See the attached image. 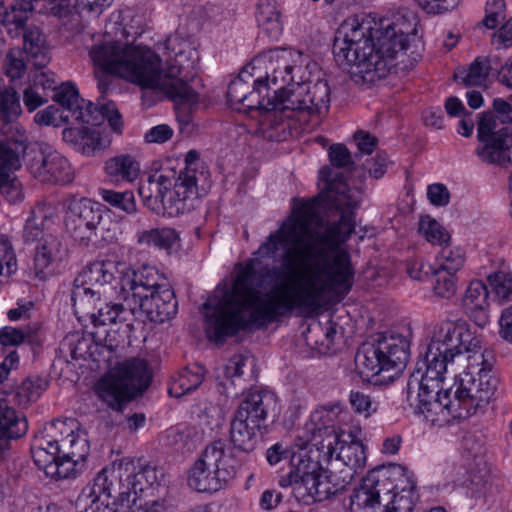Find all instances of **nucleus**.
Masks as SVG:
<instances>
[{"label":"nucleus","mask_w":512,"mask_h":512,"mask_svg":"<svg viewBox=\"0 0 512 512\" xmlns=\"http://www.w3.org/2000/svg\"><path fill=\"white\" fill-rule=\"evenodd\" d=\"M319 195L338 221L321 230L318 200L294 206L291 216L270 233L253 256L236 265L232 285L219 284L203 304L207 337L223 342L251 328L261 329L294 311L313 314L332 291L347 293L354 279L351 257L343 244L355 229L352 209L360 192L329 167Z\"/></svg>","instance_id":"obj_1"},{"label":"nucleus","mask_w":512,"mask_h":512,"mask_svg":"<svg viewBox=\"0 0 512 512\" xmlns=\"http://www.w3.org/2000/svg\"><path fill=\"white\" fill-rule=\"evenodd\" d=\"M480 347L465 321L445 320L434 327L424 357L406 385V399L416 413L443 426L476 414L495 397L499 379L482 354L480 363L458 373L471 358L467 354Z\"/></svg>","instance_id":"obj_2"},{"label":"nucleus","mask_w":512,"mask_h":512,"mask_svg":"<svg viewBox=\"0 0 512 512\" xmlns=\"http://www.w3.org/2000/svg\"><path fill=\"white\" fill-rule=\"evenodd\" d=\"M414 31L415 25L404 15L381 21L376 29L356 18L345 20L335 35V61L355 84L374 83L388 74Z\"/></svg>","instance_id":"obj_3"},{"label":"nucleus","mask_w":512,"mask_h":512,"mask_svg":"<svg viewBox=\"0 0 512 512\" xmlns=\"http://www.w3.org/2000/svg\"><path fill=\"white\" fill-rule=\"evenodd\" d=\"M178 37H169L166 48L174 52V63L166 72L160 68L161 59L151 49L131 47L110 42L92 47L89 55L95 66L102 71L118 75L142 87L157 89L167 94L177 104L192 106L198 102V93L180 76L184 70L194 67L189 58L192 49H176Z\"/></svg>","instance_id":"obj_4"},{"label":"nucleus","mask_w":512,"mask_h":512,"mask_svg":"<svg viewBox=\"0 0 512 512\" xmlns=\"http://www.w3.org/2000/svg\"><path fill=\"white\" fill-rule=\"evenodd\" d=\"M266 76L251 70L250 64L233 79L227 91L228 102L232 109L251 114L255 111L264 115V121L273 129L288 131L297 129L296 122L308 124L309 120L327 112L330 104V87L325 81L314 85H297L291 88L280 102L272 101L262 95L266 89Z\"/></svg>","instance_id":"obj_5"},{"label":"nucleus","mask_w":512,"mask_h":512,"mask_svg":"<svg viewBox=\"0 0 512 512\" xmlns=\"http://www.w3.org/2000/svg\"><path fill=\"white\" fill-rule=\"evenodd\" d=\"M157 481L154 467L123 458L104 467L83 489L78 503L88 498L94 503L106 496L114 499L115 509L105 507L107 512H166L163 500L145 501L144 497Z\"/></svg>","instance_id":"obj_6"},{"label":"nucleus","mask_w":512,"mask_h":512,"mask_svg":"<svg viewBox=\"0 0 512 512\" xmlns=\"http://www.w3.org/2000/svg\"><path fill=\"white\" fill-rule=\"evenodd\" d=\"M186 167L177 173L162 168L150 173L138 188L144 205L152 212L169 217L188 213L210 186L208 173L198 170L199 154L190 150L185 157Z\"/></svg>","instance_id":"obj_7"},{"label":"nucleus","mask_w":512,"mask_h":512,"mask_svg":"<svg viewBox=\"0 0 512 512\" xmlns=\"http://www.w3.org/2000/svg\"><path fill=\"white\" fill-rule=\"evenodd\" d=\"M53 100L59 103L62 109L50 105L37 112L34 120L39 125L59 126L62 122L72 118L81 124L98 126L107 120L111 129L120 134L122 133V117L112 101L99 102L94 105L91 102H85L79 97L78 91L70 83L62 84L52 96Z\"/></svg>","instance_id":"obj_8"},{"label":"nucleus","mask_w":512,"mask_h":512,"mask_svg":"<svg viewBox=\"0 0 512 512\" xmlns=\"http://www.w3.org/2000/svg\"><path fill=\"white\" fill-rule=\"evenodd\" d=\"M20 114L19 96L0 90V192L9 201L20 196V182L14 172L21 167L20 157L26 149L24 134L14 124Z\"/></svg>","instance_id":"obj_9"},{"label":"nucleus","mask_w":512,"mask_h":512,"mask_svg":"<svg viewBox=\"0 0 512 512\" xmlns=\"http://www.w3.org/2000/svg\"><path fill=\"white\" fill-rule=\"evenodd\" d=\"M151 381L148 363L132 358L110 369L95 386L98 398L108 407L121 411L125 404L147 389Z\"/></svg>","instance_id":"obj_10"},{"label":"nucleus","mask_w":512,"mask_h":512,"mask_svg":"<svg viewBox=\"0 0 512 512\" xmlns=\"http://www.w3.org/2000/svg\"><path fill=\"white\" fill-rule=\"evenodd\" d=\"M409 347L408 340L400 334L384 335L375 343H364L355 355L356 369L366 379L390 371L394 372L388 376L392 378L406 367Z\"/></svg>","instance_id":"obj_11"},{"label":"nucleus","mask_w":512,"mask_h":512,"mask_svg":"<svg viewBox=\"0 0 512 512\" xmlns=\"http://www.w3.org/2000/svg\"><path fill=\"white\" fill-rule=\"evenodd\" d=\"M236 473V460L226 452V444L218 440L207 445L191 467L188 485L197 492H217L233 480Z\"/></svg>","instance_id":"obj_12"},{"label":"nucleus","mask_w":512,"mask_h":512,"mask_svg":"<svg viewBox=\"0 0 512 512\" xmlns=\"http://www.w3.org/2000/svg\"><path fill=\"white\" fill-rule=\"evenodd\" d=\"M303 55L301 52L285 49V48H276L270 50L266 54L256 57L250 63L251 70L256 71V73L262 74V69H265L266 76L268 73L269 78L266 81V96L269 97V82L273 85L281 84V86L274 90V96L271 98L272 101L280 102V99H284L288 93V91L297 85H314L318 81L326 80L320 79L316 82H296L295 76L298 75L302 71V63H303Z\"/></svg>","instance_id":"obj_13"},{"label":"nucleus","mask_w":512,"mask_h":512,"mask_svg":"<svg viewBox=\"0 0 512 512\" xmlns=\"http://www.w3.org/2000/svg\"><path fill=\"white\" fill-rule=\"evenodd\" d=\"M120 265L111 260H98L86 265L74 280L71 295L74 307L85 310L94 304V296L100 293L95 288L111 286L120 279Z\"/></svg>","instance_id":"obj_14"},{"label":"nucleus","mask_w":512,"mask_h":512,"mask_svg":"<svg viewBox=\"0 0 512 512\" xmlns=\"http://www.w3.org/2000/svg\"><path fill=\"white\" fill-rule=\"evenodd\" d=\"M26 167L41 183L66 185L74 180V170L68 159L45 143L29 151Z\"/></svg>","instance_id":"obj_15"},{"label":"nucleus","mask_w":512,"mask_h":512,"mask_svg":"<svg viewBox=\"0 0 512 512\" xmlns=\"http://www.w3.org/2000/svg\"><path fill=\"white\" fill-rule=\"evenodd\" d=\"M64 223L67 233L77 242L88 245L103 227L101 204L87 198H72L65 206Z\"/></svg>","instance_id":"obj_16"},{"label":"nucleus","mask_w":512,"mask_h":512,"mask_svg":"<svg viewBox=\"0 0 512 512\" xmlns=\"http://www.w3.org/2000/svg\"><path fill=\"white\" fill-rule=\"evenodd\" d=\"M311 430L313 434L310 440L329 459H333L335 456L336 462H340L344 468H351L356 475L363 471L366 464V452L360 441L340 440L334 427L324 426Z\"/></svg>","instance_id":"obj_17"},{"label":"nucleus","mask_w":512,"mask_h":512,"mask_svg":"<svg viewBox=\"0 0 512 512\" xmlns=\"http://www.w3.org/2000/svg\"><path fill=\"white\" fill-rule=\"evenodd\" d=\"M291 464L292 469L288 475L281 477L280 486H294L295 492L301 497L309 496L314 499L323 470L319 462L300 453L292 456Z\"/></svg>","instance_id":"obj_18"},{"label":"nucleus","mask_w":512,"mask_h":512,"mask_svg":"<svg viewBox=\"0 0 512 512\" xmlns=\"http://www.w3.org/2000/svg\"><path fill=\"white\" fill-rule=\"evenodd\" d=\"M389 475L383 469H373L362 479L360 486L351 496L352 509H369L382 512L381 499L388 497L391 483Z\"/></svg>","instance_id":"obj_19"},{"label":"nucleus","mask_w":512,"mask_h":512,"mask_svg":"<svg viewBox=\"0 0 512 512\" xmlns=\"http://www.w3.org/2000/svg\"><path fill=\"white\" fill-rule=\"evenodd\" d=\"M276 402V395L269 390L251 391L240 402L233 418L265 429L268 414L275 408Z\"/></svg>","instance_id":"obj_20"},{"label":"nucleus","mask_w":512,"mask_h":512,"mask_svg":"<svg viewBox=\"0 0 512 512\" xmlns=\"http://www.w3.org/2000/svg\"><path fill=\"white\" fill-rule=\"evenodd\" d=\"M170 285L167 278L154 266L141 265L121 279V288L137 301L140 298Z\"/></svg>","instance_id":"obj_21"},{"label":"nucleus","mask_w":512,"mask_h":512,"mask_svg":"<svg viewBox=\"0 0 512 512\" xmlns=\"http://www.w3.org/2000/svg\"><path fill=\"white\" fill-rule=\"evenodd\" d=\"M478 141L475 152L482 162L502 168H507L512 163V129L500 128L494 136Z\"/></svg>","instance_id":"obj_22"},{"label":"nucleus","mask_w":512,"mask_h":512,"mask_svg":"<svg viewBox=\"0 0 512 512\" xmlns=\"http://www.w3.org/2000/svg\"><path fill=\"white\" fill-rule=\"evenodd\" d=\"M151 322L163 323L177 313L178 303L170 285L158 289L136 301Z\"/></svg>","instance_id":"obj_23"},{"label":"nucleus","mask_w":512,"mask_h":512,"mask_svg":"<svg viewBox=\"0 0 512 512\" xmlns=\"http://www.w3.org/2000/svg\"><path fill=\"white\" fill-rule=\"evenodd\" d=\"M28 424L25 416L17 412L5 398H0V460L10 448V441L26 434Z\"/></svg>","instance_id":"obj_24"},{"label":"nucleus","mask_w":512,"mask_h":512,"mask_svg":"<svg viewBox=\"0 0 512 512\" xmlns=\"http://www.w3.org/2000/svg\"><path fill=\"white\" fill-rule=\"evenodd\" d=\"M331 468L322 470V475L318 483L317 493H315L314 500L322 501L331 496L343 492L346 487L352 482L355 475L351 468H344L340 462L330 459Z\"/></svg>","instance_id":"obj_25"},{"label":"nucleus","mask_w":512,"mask_h":512,"mask_svg":"<svg viewBox=\"0 0 512 512\" xmlns=\"http://www.w3.org/2000/svg\"><path fill=\"white\" fill-rule=\"evenodd\" d=\"M488 290L481 281H472L463 298V307L467 316L480 328L490 322Z\"/></svg>","instance_id":"obj_26"},{"label":"nucleus","mask_w":512,"mask_h":512,"mask_svg":"<svg viewBox=\"0 0 512 512\" xmlns=\"http://www.w3.org/2000/svg\"><path fill=\"white\" fill-rule=\"evenodd\" d=\"M63 255L61 241L53 234H47L35 248L34 271L39 279H46L53 271V264Z\"/></svg>","instance_id":"obj_27"},{"label":"nucleus","mask_w":512,"mask_h":512,"mask_svg":"<svg viewBox=\"0 0 512 512\" xmlns=\"http://www.w3.org/2000/svg\"><path fill=\"white\" fill-rule=\"evenodd\" d=\"M54 210L51 206L41 204L31 210V216L27 219L23 239L26 243L43 242L51 226L54 224Z\"/></svg>","instance_id":"obj_28"},{"label":"nucleus","mask_w":512,"mask_h":512,"mask_svg":"<svg viewBox=\"0 0 512 512\" xmlns=\"http://www.w3.org/2000/svg\"><path fill=\"white\" fill-rule=\"evenodd\" d=\"M264 430L257 425L232 418L229 432L230 441L237 451L251 453L260 443Z\"/></svg>","instance_id":"obj_29"},{"label":"nucleus","mask_w":512,"mask_h":512,"mask_svg":"<svg viewBox=\"0 0 512 512\" xmlns=\"http://www.w3.org/2000/svg\"><path fill=\"white\" fill-rule=\"evenodd\" d=\"M107 177L114 183L133 182L140 174L139 161L130 154H120L109 158L104 166Z\"/></svg>","instance_id":"obj_30"},{"label":"nucleus","mask_w":512,"mask_h":512,"mask_svg":"<svg viewBox=\"0 0 512 512\" xmlns=\"http://www.w3.org/2000/svg\"><path fill=\"white\" fill-rule=\"evenodd\" d=\"M499 64L500 56L496 54L477 57L467 69L455 74V77L460 78L466 86H483L486 84L490 73L495 72Z\"/></svg>","instance_id":"obj_31"},{"label":"nucleus","mask_w":512,"mask_h":512,"mask_svg":"<svg viewBox=\"0 0 512 512\" xmlns=\"http://www.w3.org/2000/svg\"><path fill=\"white\" fill-rule=\"evenodd\" d=\"M245 358L242 355H234L224 365L218 368L217 380L222 386L223 393L227 396L238 395L237 388H241L243 384V371Z\"/></svg>","instance_id":"obj_32"},{"label":"nucleus","mask_w":512,"mask_h":512,"mask_svg":"<svg viewBox=\"0 0 512 512\" xmlns=\"http://www.w3.org/2000/svg\"><path fill=\"white\" fill-rule=\"evenodd\" d=\"M62 137L66 143L84 155H92L100 146L99 134L95 130L83 125L64 129Z\"/></svg>","instance_id":"obj_33"},{"label":"nucleus","mask_w":512,"mask_h":512,"mask_svg":"<svg viewBox=\"0 0 512 512\" xmlns=\"http://www.w3.org/2000/svg\"><path fill=\"white\" fill-rule=\"evenodd\" d=\"M20 36H23V51L29 56L35 68H44L49 63L45 39L37 27H27Z\"/></svg>","instance_id":"obj_34"},{"label":"nucleus","mask_w":512,"mask_h":512,"mask_svg":"<svg viewBox=\"0 0 512 512\" xmlns=\"http://www.w3.org/2000/svg\"><path fill=\"white\" fill-rule=\"evenodd\" d=\"M256 19L259 27L271 38L278 39L282 33L280 12L274 0H263L258 4Z\"/></svg>","instance_id":"obj_35"},{"label":"nucleus","mask_w":512,"mask_h":512,"mask_svg":"<svg viewBox=\"0 0 512 512\" xmlns=\"http://www.w3.org/2000/svg\"><path fill=\"white\" fill-rule=\"evenodd\" d=\"M52 431L53 427L49 426L46 430V436H36L31 449L34 463L39 469L43 470L47 476L50 472V467L54 465L58 454H61V451H54L51 447L53 437V435H51Z\"/></svg>","instance_id":"obj_36"},{"label":"nucleus","mask_w":512,"mask_h":512,"mask_svg":"<svg viewBox=\"0 0 512 512\" xmlns=\"http://www.w3.org/2000/svg\"><path fill=\"white\" fill-rule=\"evenodd\" d=\"M204 370L201 366L187 367L169 387V393L173 397H181L195 390L203 381Z\"/></svg>","instance_id":"obj_37"},{"label":"nucleus","mask_w":512,"mask_h":512,"mask_svg":"<svg viewBox=\"0 0 512 512\" xmlns=\"http://www.w3.org/2000/svg\"><path fill=\"white\" fill-rule=\"evenodd\" d=\"M380 469L385 470L387 475H389L388 481L391 483V489L388 491V496L394 493L416 494V484L413 475L405 468L396 466L393 468L381 467Z\"/></svg>","instance_id":"obj_38"},{"label":"nucleus","mask_w":512,"mask_h":512,"mask_svg":"<svg viewBox=\"0 0 512 512\" xmlns=\"http://www.w3.org/2000/svg\"><path fill=\"white\" fill-rule=\"evenodd\" d=\"M178 240V234L173 228H161L142 231L138 234V243L170 249Z\"/></svg>","instance_id":"obj_39"},{"label":"nucleus","mask_w":512,"mask_h":512,"mask_svg":"<svg viewBox=\"0 0 512 512\" xmlns=\"http://www.w3.org/2000/svg\"><path fill=\"white\" fill-rule=\"evenodd\" d=\"M89 453V443L85 435L73 432L62 440L61 454L65 457L75 458L77 462L83 463Z\"/></svg>","instance_id":"obj_40"},{"label":"nucleus","mask_w":512,"mask_h":512,"mask_svg":"<svg viewBox=\"0 0 512 512\" xmlns=\"http://www.w3.org/2000/svg\"><path fill=\"white\" fill-rule=\"evenodd\" d=\"M443 245L436 258V270L455 274L464 264V254L458 247Z\"/></svg>","instance_id":"obj_41"},{"label":"nucleus","mask_w":512,"mask_h":512,"mask_svg":"<svg viewBox=\"0 0 512 512\" xmlns=\"http://www.w3.org/2000/svg\"><path fill=\"white\" fill-rule=\"evenodd\" d=\"M99 196L113 208L128 214L136 211V202L132 191L118 192L111 189L100 188Z\"/></svg>","instance_id":"obj_42"},{"label":"nucleus","mask_w":512,"mask_h":512,"mask_svg":"<svg viewBox=\"0 0 512 512\" xmlns=\"http://www.w3.org/2000/svg\"><path fill=\"white\" fill-rule=\"evenodd\" d=\"M28 62H31V60L26 52L18 47L11 48L4 61L6 75L11 80L22 78L26 73Z\"/></svg>","instance_id":"obj_43"},{"label":"nucleus","mask_w":512,"mask_h":512,"mask_svg":"<svg viewBox=\"0 0 512 512\" xmlns=\"http://www.w3.org/2000/svg\"><path fill=\"white\" fill-rule=\"evenodd\" d=\"M419 232L432 244L442 246L450 241L449 233L435 219L428 215L421 217Z\"/></svg>","instance_id":"obj_44"},{"label":"nucleus","mask_w":512,"mask_h":512,"mask_svg":"<svg viewBox=\"0 0 512 512\" xmlns=\"http://www.w3.org/2000/svg\"><path fill=\"white\" fill-rule=\"evenodd\" d=\"M83 466L84 464L77 462L75 458L58 454L54 465L50 467L48 476L57 480L72 478L82 470Z\"/></svg>","instance_id":"obj_45"},{"label":"nucleus","mask_w":512,"mask_h":512,"mask_svg":"<svg viewBox=\"0 0 512 512\" xmlns=\"http://www.w3.org/2000/svg\"><path fill=\"white\" fill-rule=\"evenodd\" d=\"M455 274L435 270L432 280L433 294L442 299L452 298L457 290Z\"/></svg>","instance_id":"obj_46"},{"label":"nucleus","mask_w":512,"mask_h":512,"mask_svg":"<svg viewBox=\"0 0 512 512\" xmlns=\"http://www.w3.org/2000/svg\"><path fill=\"white\" fill-rule=\"evenodd\" d=\"M349 402L356 413L365 417L373 415L380 407V402L375 396L361 391H351Z\"/></svg>","instance_id":"obj_47"},{"label":"nucleus","mask_w":512,"mask_h":512,"mask_svg":"<svg viewBox=\"0 0 512 512\" xmlns=\"http://www.w3.org/2000/svg\"><path fill=\"white\" fill-rule=\"evenodd\" d=\"M96 311L89 312L92 323L95 326H105L117 321L120 314L123 312L121 304L104 303L94 307Z\"/></svg>","instance_id":"obj_48"},{"label":"nucleus","mask_w":512,"mask_h":512,"mask_svg":"<svg viewBox=\"0 0 512 512\" xmlns=\"http://www.w3.org/2000/svg\"><path fill=\"white\" fill-rule=\"evenodd\" d=\"M487 281L499 300H507L512 294V274L507 271H497L488 276Z\"/></svg>","instance_id":"obj_49"},{"label":"nucleus","mask_w":512,"mask_h":512,"mask_svg":"<svg viewBox=\"0 0 512 512\" xmlns=\"http://www.w3.org/2000/svg\"><path fill=\"white\" fill-rule=\"evenodd\" d=\"M506 18V4L504 0H487L485 17L481 25L487 29H495Z\"/></svg>","instance_id":"obj_50"},{"label":"nucleus","mask_w":512,"mask_h":512,"mask_svg":"<svg viewBox=\"0 0 512 512\" xmlns=\"http://www.w3.org/2000/svg\"><path fill=\"white\" fill-rule=\"evenodd\" d=\"M382 512H412L417 494L394 493L388 496Z\"/></svg>","instance_id":"obj_51"},{"label":"nucleus","mask_w":512,"mask_h":512,"mask_svg":"<svg viewBox=\"0 0 512 512\" xmlns=\"http://www.w3.org/2000/svg\"><path fill=\"white\" fill-rule=\"evenodd\" d=\"M41 394V387L30 378L25 379L14 392V400L19 406H27L35 401Z\"/></svg>","instance_id":"obj_52"},{"label":"nucleus","mask_w":512,"mask_h":512,"mask_svg":"<svg viewBox=\"0 0 512 512\" xmlns=\"http://www.w3.org/2000/svg\"><path fill=\"white\" fill-rule=\"evenodd\" d=\"M49 426L53 427V431L51 433V435H53L51 447L54 451H61L63 438H65V436H69L70 434H72L74 430L72 429V427L68 426L66 422L61 420H55L46 423L37 436H46V430L48 429Z\"/></svg>","instance_id":"obj_53"},{"label":"nucleus","mask_w":512,"mask_h":512,"mask_svg":"<svg viewBox=\"0 0 512 512\" xmlns=\"http://www.w3.org/2000/svg\"><path fill=\"white\" fill-rule=\"evenodd\" d=\"M3 264L6 265L8 274L16 269V257L12 245L5 235H0V276L3 273Z\"/></svg>","instance_id":"obj_54"},{"label":"nucleus","mask_w":512,"mask_h":512,"mask_svg":"<svg viewBox=\"0 0 512 512\" xmlns=\"http://www.w3.org/2000/svg\"><path fill=\"white\" fill-rule=\"evenodd\" d=\"M429 14H442L454 9L459 0H415Z\"/></svg>","instance_id":"obj_55"},{"label":"nucleus","mask_w":512,"mask_h":512,"mask_svg":"<svg viewBox=\"0 0 512 512\" xmlns=\"http://www.w3.org/2000/svg\"><path fill=\"white\" fill-rule=\"evenodd\" d=\"M496 119V114H494V112L487 111L481 114L477 127L478 140L494 136L497 133Z\"/></svg>","instance_id":"obj_56"},{"label":"nucleus","mask_w":512,"mask_h":512,"mask_svg":"<svg viewBox=\"0 0 512 512\" xmlns=\"http://www.w3.org/2000/svg\"><path fill=\"white\" fill-rule=\"evenodd\" d=\"M329 159L336 168H345L353 163L349 150L343 144H334L329 148Z\"/></svg>","instance_id":"obj_57"},{"label":"nucleus","mask_w":512,"mask_h":512,"mask_svg":"<svg viewBox=\"0 0 512 512\" xmlns=\"http://www.w3.org/2000/svg\"><path fill=\"white\" fill-rule=\"evenodd\" d=\"M26 339L32 340V335L30 332L26 333L22 329L4 327L0 330V343L4 346L18 345Z\"/></svg>","instance_id":"obj_58"},{"label":"nucleus","mask_w":512,"mask_h":512,"mask_svg":"<svg viewBox=\"0 0 512 512\" xmlns=\"http://www.w3.org/2000/svg\"><path fill=\"white\" fill-rule=\"evenodd\" d=\"M427 197L434 206L443 207L450 201V193L447 187L441 183H434L427 188Z\"/></svg>","instance_id":"obj_59"},{"label":"nucleus","mask_w":512,"mask_h":512,"mask_svg":"<svg viewBox=\"0 0 512 512\" xmlns=\"http://www.w3.org/2000/svg\"><path fill=\"white\" fill-rule=\"evenodd\" d=\"M173 136V129L167 124H160L149 129L145 134L147 143L162 144L170 140Z\"/></svg>","instance_id":"obj_60"},{"label":"nucleus","mask_w":512,"mask_h":512,"mask_svg":"<svg viewBox=\"0 0 512 512\" xmlns=\"http://www.w3.org/2000/svg\"><path fill=\"white\" fill-rule=\"evenodd\" d=\"M492 44L498 50L512 45V17L493 35Z\"/></svg>","instance_id":"obj_61"},{"label":"nucleus","mask_w":512,"mask_h":512,"mask_svg":"<svg viewBox=\"0 0 512 512\" xmlns=\"http://www.w3.org/2000/svg\"><path fill=\"white\" fill-rule=\"evenodd\" d=\"M113 0H75V8L79 12H88L99 16Z\"/></svg>","instance_id":"obj_62"},{"label":"nucleus","mask_w":512,"mask_h":512,"mask_svg":"<svg viewBox=\"0 0 512 512\" xmlns=\"http://www.w3.org/2000/svg\"><path fill=\"white\" fill-rule=\"evenodd\" d=\"M493 112L501 123H512V104L502 98L493 100Z\"/></svg>","instance_id":"obj_63"},{"label":"nucleus","mask_w":512,"mask_h":512,"mask_svg":"<svg viewBox=\"0 0 512 512\" xmlns=\"http://www.w3.org/2000/svg\"><path fill=\"white\" fill-rule=\"evenodd\" d=\"M500 325V335L501 337L508 341L512 342V305L506 308L500 317L499 320Z\"/></svg>","instance_id":"obj_64"}]
</instances>
